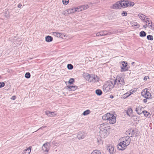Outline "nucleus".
I'll return each mask as SVG.
<instances>
[{
	"label": "nucleus",
	"instance_id": "nucleus-49",
	"mask_svg": "<svg viewBox=\"0 0 154 154\" xmlns=\"http://www.w3.org/2000/svg\"><path fill=\"white\" fill-rule=\"evenodd\" d=\"M67 67H73V66L71 64H68Z\"/></svg>",
	"mask_w": 154,
	"mask_h": 154
},
{
	"label": "nucleus",
	"instance_id": "nucleus-57",
	"mask_svg": "<svg viewBox=\"0 0 154 154\" xmlns=\"http://www.w3.org/2000/svg\"><path fill=\"white\" fill-rule=\"evenodd\" d=\"M147 99H144L143 100V101L144 103H146L147 102Z\"/></svg>",
	"mask_w": 154,
	"mask_h": 154
},
{
	"label": "nucleus",
	"instance_id": "nucleus-42",
	"mask_svg": "<svg viewBox=\"0 0 154 154\" xmlns=\"http://www.w3.org/2000/svg\"><path fill=\"white\" fill-rule=\"evenodd\" d=\"M74 82V79H73V78H71L69 80L68 82L69 84H72L73 83V82Z\"/></svg>",
	"mask_w": 154,
	"mask_h": 154
},
{
	"label": "nucleus",
	"instance_id": "nucleus-26",
	"mask_svg": "<svg viewBox=\"0 0 154 154\" xmlns=\"http://www.w3.org/2000/svg\"><path fill=\"white\" fill-rule=\"evenodd\" d=\"M132 112V109L131 108L128 109L126 111L127 115L130 117V115L131 114Z\"/></svg>",
	"mask_w": 154,
	"mask_h": 154
},
{
	"label": "nucleus",
	"instance_id": "nucleus-16",
	"mask_svg": "<svg viewBox=\"0 0 154 154\" xmlns=\"http://www.w3.org/2000/svg\"><path fill=\"white\" fill-rule=\"evenodd\" d=\"M96 138L97 139V141L98 144L103 143V141L102 140V138L100 135H97L96 136Z\"/></svg>",
	"mask_w": 154,
	"mask_h": 154
},
{
	"label": "nucleus",
	"instance_id": "nucleus-9",
	"mask_svg": "<svg viewBox=\"0 0 154 154\" xmlns=\"http://www.w3.org/2000/svg\"><path fill=\"white\" fill-rule=\"evenodd\" d=\"M53 35L58 37L63 38L64 37H65V35L64 33H60L57 32H53L52 33Z\"/></svg>",
	"mask_w": 154,
	"mask_h": 154
},
{
	"label": "nucleus",
	"instance_id": "nucleus-14",
	"mask_svg": "<svg viewBox=\"0 0 154 154\" xmlns=\"http://www.w3.org/2000/svg\"><path fill=\"white\" fill-rule=\"evenodd\" d=\"M143 109V107L141 106H139L137 107L135 109V111L137 113L139 114H141L143 113L142 109Z\"/></svg>",
	"mask_w": 154,
	"mask_h": 154
},
{
	"label": "nucleus",
	"instance_id": "nucleus-45",
	"mask_svg": "<svg viewBox=\"0 0 154 154\" xmlns=\"http://www.w3.org/2000/svg\"><path fill=\"white\" fill-rule=\"evenodd\" d=\"M132 65V66H139L138 65H137V63H136L134 62H133L131 63Z\"/></svg>",
	"mask_w": 154,
	"mask_h": 154
},
{
	"label": "nucleus",
	"instance_id": "nucleus-31",
	"mask_svg": "<svg viewBox=\"0 0 154 154\" xmlns=\"http://www.w3.org/2000/svg\"><path fill=\"white\" fill-rule=\"evenodd\" d=\"M100 32L101 36H104L107 35V32L106 31H101Z\"/></svg>",
	"mask_w": 154,
	"mask_h": 154
},
{
	"label": "nucleus",
	"instance_id": "nucleus-51",
	"mask_svg": "<svg viewBox=\"0 0 154 154\" xmlns=\"http://www.w3.org/2000/svg\"><path fill=\"white\" fill-rule=\"evenodd\" d=\"M115 33V32H107V35H111V34H112Z\"/></svg>",
	"mask_w": 154,
	"mask_h": 154
},
{
	"label": "nucleus",
	"instance_id": "nucleus-23",
	"mask_svg": "<svg viewBox=\"0 0 154 154\" xmlns=\"http://www.w3.org/2000/svg\"><path fill=\"white\" fill-rule=\"evenodd\" d=\"M138 16L140 19L143 21L146 19V17L145 15L141 14H139Z\"/></svg>",
	"mask_w": 154,
	"mask_h": 154
},
{
	"label": "nucleus",
	"instance_id": "nucleus-53",
	"mask_svg": "<svg viewBox=\"0 0 154 154\" xmlns=\"http://www.w3.org/2000/svg\"><path fill=\"white\" fill-rule=\"evenodd\" d=\"M96 36H101L100 34V32H98L95 34Z\"/></svg>",
	"mask_w": 154,
	"mask_h": 154
},
{
	"label": "nucleus",
	"instance_id": "nucleus-55",
	"mask_svg": "<svg viewBox=\"0 0 154 154\" xmlns=\"http://www.w3.org/2000/svg\"><path fill=\"white\" fill-rule=\"evenodd\" d=\"M143 26V28H146L148 26L147 24H146L145 25H144Z\"/></svg>",
	"mask_w": 154,
	"mask_h": 154
},
{
	"label": "nucleus",
	"instance_id": "nucleus-12",
	"mask_svg": "<svg viewBox=\"0 0 154 154\" xmlns=\"http://www.w3.org/2000/svg\"><path fill=\"white\" fill-rule=\"evenodd\" d=\"M113 8L114 9H121V5L120 1H119L114 4L113 6Z\"/></svg>",
	"mask_w": 154,
	"mask_h": 154
},
{
	"label": "nucleus",
	"instance_id": "nucleus-7",
	"mask_svg": "<svg viewBox=\"0 0 154 154\" xmlns=\"http://www.w3.org/2000/svg\"><path fill=\"white\" fill-rule=\"evenodd\" d=\"M109 134L108 131L104 130H102V131L100 130L99 132V135L102 138H105Z\"/></svg>",
	"mask_w": 154,
	"mask_h": 154
},
{
	"label": "nucleus",
	"instance_id": "nucleus-44",
	"mask_svg": "<svg viewBox=\"0 0 154 154\" xmlns=\"http://www.w3.org/2000/svg\"><path fill=\"white\" fill-rule=\"evenodd\" d=\"M121 72H125L128 70V68H121Z\"/></svg>",
	"mask_w": 154,
	"mask_h": 154
},
{
	"label": "nucleus",
	"instance_id": "nucleus-28",
	"mask_svg": "<svg viewBox=\"0 0 154 154\" xmlns=\"http://www.w3.org/2000/svg\"><path fill=\"white\" fill-rule=\"evenodd\" d=\"M127 2L128 4L127 7L133 6L134 5V2H131L130 1H127Z\"/></svg>",
	"mask_w": 154,
	"mask_h": 154
},
{
	"label": "nucleus",
	"instance_id": "nucleus-10",
	"mask_svg": "<svg viewBox=\"0 0 154 154\" xmlns=\"http://www.w3.org/2000/svg\"><path fill=\"white\" fill-rule=\"evenodd\" d=\"M141 94L143 97L146 99H149L151 96L150 93L149 92H147V91L145 92L144 91H142Z\"/></svg>",
	"mask_w": 154,
	"mask_h": 154
},
{
	"label": "nucleus",
	"instance_id": "nucleus-38",
	"mask_svg": "<svg viewBox=\"0 0 154 154\" xmlns=\"http://www.w3.org/2000/svg\"><path fill=\"white\" fill-rule=\"evenodd\" d=\"M45 114L48 116L49 117H52V115L51 114V112L49 111H47L45 112Z\"/></svg>",
	"mask_w": 154,
	"mask_h": 154
},
{
	"label": "nucleus",
	"instance_id": "nucleus-25",
	"mask_svg": "<svg viewBox=\"0 0 154 154\" xmlns=\"http://www.w3.org/2000/svg\"><path fill=\"white\" fill-rule=\"evenodd\" d=\"M82 5L79 6L76 8H75L76 12H79L83 11Z\"/></svg>",
	"mask_w": 154,
	"mask_h": 154
},
{
	"label": "nucleus",
	"instance_id": "nucleus-34",
	"mask_svg": "<svg viewBox=\"0 0 154 154\" xmlns=\"http://www.w3.org/2000/svg\"><path fill=\"white\" fill-rule=\"evenodd\" d=\"M149 25H148V26L151 29L154 30V23H152V22L149 24Z\"/></svg>",
	"mask_w": 154,
	"mask_h": 154
},
{
	"label": "nucleus",
	"instance_id": "nucleus-58",
	"mask_svg": "<svg viewBox=\"0 0 154 154\" xmlns=\"http://www.w3.org/2000/svg\"><path fill=\"white\" fill-rule=\"evenodd\" d=\"M134 131L133 130H132V133H131V137H132V136H133V135H134Z\"/></svg>",
	"mask_w": 154,
	"mask_h": 154
},
{
	"label": "nucleus",
	"instance_id": "nucleus-11",
	"mask_svg": "<svg viewBox=\"0 0 154 154\" xmlns=\"http://www.w3.org/2000/svg\"><path fill=\"white\" fill-rule=\"evenodd\" d=\"M42 149L44 152H48L49 150V147L47 143L44 144L42 147Z\"/></svg>",
	"mask_w": 154,
	"mask_h": 154
},
{
	"label": "nucleus",
	"instance_id": "nucleus-50",
	"mask_svg": "<svg viewBox=\"0 0 154 154\" xmlns=\"http://www.w3.org/2000/svg\"><path fill=\"white\" fill-rule=\"evenodd\" d=\"M51 114L52 116H56L57 115V114L54 112H51Z\"/></svg>",
	"mask_w": 154,
	"mask_h": 154
},
{
	"label": "nucleus",
	"instance_id": "nucleus-33",
	"mask_svg": "<svg viewBox=\"0 0 154 154\" xmlns=\"http://www.w3.org/2000/svg\"><path fill=\"white\" fill-rule=\"evenodd\" d=\"M91 154H101V152L99 150H95L93 151Z\"/></svg>",
	"mask_w": 154,
	"mask_h": 154
},
{
	"label": "nucleus",
	"instance_id": "nucleus-18",
	"mask_svg": "<svg viewBox=\"0 0 154 154\" xmlns=\"http://www.w3.org/2000/svg\"><path fill=\"white\" fill-rule=\"evenodd\" d=\"M31 146H29L27 149L24 150L22 154H29L31 152Z\"/></svg>",
	"mask_w": 154,
	"mask_h": 154
},
{
	"label": "nucleus",
	"instance_id": "nucleus-1",
	"mask_svg": "<svg viewBox=\"0 0 154 154\" xmlns=\"http://www.w3.org/2000/svg\"><path fill=\"white\" fill-rule=\"evenodd\" d=\"M120 141L117 145V147L119 150H123L125 149L131 142V138L128 136L122 138L120 139Z\"/></svg>",
	"mask_w": 154,
	"mask_h": 154
},
{
	"label": "nucleus",
	"instance_id": "nucleus-2",
	"mask_svg": "<svg viewBox=\"0 0 154 154\" xmlns=\"http://www.w3.org/2000/svg\"><path fill=\"white\" fill-rule=\"evenodd\" d=\"M102 119L107 120L109 123L111 124H114L116 122V117L112 114L107 113L102 116Z\"/></svg>",
	"mask_w": 154,
	"mask_h": 154
},
{
	"label": "nucleus",
	"instance_id": "nucleus-5",
	"mask_svg": "<svg viewBox=\"0 0 154 154\" xmlns=\"http://www.w3.org/2000/svg\"><path fill=\"white\" fill-rule=\"evenodd\" d=\"M94 74H90L87 73H84L83 76L85 79L89 82H93V78Z\"/></svg>",
	"mask_w": 154,
	"mask_h": 154
},
{
	"label": "nucleus",
	"instance_id": "nucleus-27",
	"mask_svg": "<svg viewBox=\"0 0 154 154\" xmlns=\"http://www.w3.org/2000/svg\"><path fill=\"white\" fill-rule=\"evenodd\" d=\"M119 64L120 65H122V66L123 67H126L127 66L128 63L127 62L125 61H122L120 62L119 63Z\"/></svg>",
	"mask_w": 154,
	"mask_h": 154
},
{
	"label": "nucleus",
	"instance_id": "nucleus-6",
	"mask_svg": "<svg viewBox=\"0 0 154 154\" xmlns=\"http://www.w3.org/2000/svg\"><path fill=\"white\" fill-rule=\"evenodd\" d=\"M110 129V127L108 124L107 123H103L101 124L100 128V130L102 131L104 130L108 131Z\"/></svg>",
	"mask_w": 154,
	"mask_h": 154
},
{
	"label": "nucleus",
	"instance_id": "nucleus-56",
	"mask_svg": "<svg viewBox=\"0 0 154 154\" xmlns=\"http://www.w3.org/2000/svg\"><path fill=\"white\" fill-rule=\"evenodd\" d=\"M147 78H149V77L148 76H145L143 80H146L147 79Z\"/></svg>",
	"mask_w": 154,
	"mask_h": 154
},
{
	"label": "nucleus",
	"instance_id": "nucleus-52",
	"mask_svg": "<svg viewBox=\"0 0 154 154\" xmlns=\"http://www.w3.org/2000/svg\"><path fill=\"white\" fill-rule=\"evenodd\" d=\"M16 98V97L15 96H13L11 98V99L14 100Z\"/></svg>",
	"mask_w": 154,
	"mask_h": 154
},
{
	"label": "nucleus",
	"instance_id": "nucleus-48",
	"mask_svg": "<svg viewBox=\"0 0 154 154\" xmlns=\"http://www.w3.org/2000/svg\"><path fill=\"white\" fill-rule=\"evenodd\" d=\"M4 16L5 17H6L7 18H9L10 17V16L8 13H6V14H4Z\"/></svg>",
	"mask_w": 154,
	"mask_h": 154
},
{
	"label": "nucleus",
	"instance_id": "nucleus-24",
	"mask_svg": "<svg viewBox=\"0 0 154 154\" xmlns=\"http://www.w3.org/2000/svg\"><path fill=\"white\" fill-rule=\"evenodd\" d=\"M145 23L147 24L148 23V26L149 25V24L152 22V21L149 18H146L144 21Z\"/></svg>",
	"mask_w": 154,
	"mask_h": 154
},
{
	"label": "nucleus",
	"instance_id": "nucleus-15",
	"mask_svg": "<svg viewBox=\"0 0 154 154\" xmlns=\"http://www.w3.org/2000/svg\"><path fill=\"white\" fill-rule=\"evenodd\" d=\"M66 87V89H68L69 91H74L78 88L76 86H67Z\"/></svg>",
	"mask_w": 154,
	"mask_h": 154
},
{
	"label": "nucleus",
	"instance_id": "nucleus-21",
	"mask_svg": "<svg viewBox=\"0 0 154 154\" xmlns=\"http://www.w3.org/2000/svg\"><path fill=\"white\" fill-rule=\"evenodd\" d=\"M131 94L132 93L131 92H127L122 95V98L123 99H125L127 97L130 96Z\"/></svg>",
	"mask_w": 154,
	"mask_h": 154
},
{
	"label": "nucleus",
	"instance_id": "nucleus-43",
	"mask_svg": "<svg viewBox=\"0 0 154 154\" xmlns=\"http://www.w3.org/2000/svg\"><path fill=\"white\" fill-rule=\"evenodd\" d=\"M132 26H137V28H138L140 27V25L137 23H135L132 25Z\"/></svg>",
	"mask_w": 154,
	"mask_h": 154
},
{
	"label": "nucleus",
	"instance_id": "nucleus-17",
	"mask_svg": "<svg viewBox=\"0 0 154 154\" xmlns=\"http://www.w3.org/2000/svg\"><path fill=\"white\" fill-rule=\"evenodd\" d=\"M121 5V8H125L127 7V1H120Z\"/></svg>",
	"mask_w": 154,
	"mask_h": 154
},
{
	"label": "nucleus",
	"instance_id": "nucleus-29",
	"mask_svg": "<svg viewBox=\"0 0 154 154\" xmlns=\"http://www.w3.org/2000/svg\"><path fill=\"white\" fill-rule=\"evenodd\" d=\"M95 93L96 94L98 95H101L102 93V91L100 89H97L96 90Z\"/></svg>",
	"mask_w": 154,
	"mask_h": 154
},
{
	"label": "nucleus",
	"instance_id": "nucleus-4",
	"mask_svg": "<svg viewBox=\"0 0 154 154\" xmlns=\"http://www.w3.org/2000/svg\"><path fill=\"white\" fill-rule=\"evenodd\" d=\"M114 85H116V83L117 84H119L121 85V86H123L125 84V82L123 77H117V78L115 80H112Z\"/></svg>",
	"mask_w": 154,
	"mask_h": 154
},
{
	"label": "nucleus",
	"instance_id": "nucleus-19",
	"mask_svg": "<svg viewBox=\"0 0 154 154\" xmlns=\"http://www.w3.org/2000/svg\"><path fill=\"white\" fill-rule=\"evenodd\" d=\"M107 149L111 154H112L115 152L114 148L113 146H109L107 148Z\"/></svg>",
	"mask_w": 154,
	"mask_h": 154
},
{
	"label": "nucleus",
	"instance_id": "nucleus-37",
	"mask_svg": "<svg viewBox=\"0 0 154 154\" xmlns=\"http://www.w3.org/2000/svg\"><path fill=\"white\" fill-rule=\"evenodd\" d=\"M69 2V0H63L62 2L63 4L64 5H67Z\"/></svg>",
	"mask_w": 154,
	"mask_h": 154
},
{
	"label": "nucleus",
	"instance_id": "nucleus-3",
	"mask_svg": "<svg viewBox=\"0 0 154 154\" xmlns=\"http://www.w3.org/2000/svg\"><path fill=\"white\" fill-rule=\"evenodd\" d=\"M115 85L112 81H109L104 85L103 86V89L105 93L110 91L113 88Z\"/></svg>",
	"mask_w": 154,
	"mask_h": 154
},
{
	"label": "nucleus",
	"instance_id": "nucleus-59",
	"mask_svg": "<svg viewBox=\"0 0 154 154\" xmlns=\"http://www.w3.org/2000/svg\"><path fill=\"white\" fill-rule=\"evenodd\" d=\"M44 128V127H41V128H40L39 129H38V130H39V129H42V128Z\"/></svg>",
	"mask_w": 154,
	"mask_h": 154
},
{
	"label": "nucleus",
	"instance_id": "nucleus-20",
	"mask_svg": "<svg viewBox=\"0 0 154 154\" xmlns=\"http://www.w3.org/2000/svg\"><path fill=\"white\" fill-rule=\"evenodd\" d=\"M99 79L100 78L97 76V75H94L93 78V81L92 82L95 83L97 82H98L99 81Z\"/></svg>",
	"mask_w": 154,
	"mask_h": 154
},
{
	"label": "nucleus",
	"instance_id": "nucleus-30",
	"mask_svg": "<svg viewBox=\"0 0 154 154\" xmlns=\"http://www.w3.org/2000/svg\"><path fill=\"white\" fill-rule=\"evenodd\" d=\"M139 35L141 37H145L146 35V33L144 31H141L140 32Z\"/></svg>",
	"mask_w": 154,
	"mask_h": 154
},
{
	"label": "nucleus",
	"instance_id": "nucleus-35",
	"mask_svg": "<svg viewBox=\"0 0 154 154\" xmlns=\"http://www.w3.org/2000/svg\"><path fill=\"white\" fill-rule=\"evenodd\" d=\"M31 75L29 72H26L25 75V77L27 79H29Z\"/></svg>",
	"mask_w": 154,
	"mask_h": 154
},
{
	"label": "nucleus",
	"instance_id": "nucleus-46",
	"mask_svg": "<svg viewBox=\"0 0 154 154\" xmlns=\"http://www.w3.org/2000/svg\"><path fill=\"white\" fill-rule=\"evenodd\" d=\"M5 85V84L4 82H0V88L3 87Z\"/></svg>",
	"mask_w": 154,
	"mask_h": 154
},
{
	"label": "nucleus",
	"instance_id": "nucleus-60",
	"mask_svg": "<svg viewBox=\"0 0 154 154\" xmlns=\"http://www.w3.org/2000/svg\"><path fill=\"white\" fill-rule=\"evenodd\" d=\"M73 68H68V69H69V70H71V69H73Z\"/></svg>",
	"mask_w": 154,
	"mask_h": 154
},
{
	"label": "nucleus",
	"instance_id": "nucleus-54",
	"mask_svg": "<svg viewBox=\"0 0 154 154\" xmlns=\"http://www.w3.org/2000/svg\"><path fill=\"white\" fill-rule=\"evenodd\" d=\"M22 6L21 4L20 3L18 5V8H20Z\"/></svg>",
	"mask_w": 154,
	"mask_h": 154
},
{
	"label": "nucleus",
	"instance_id": "nucleus-41",
	"mask_svg": "<svg viewBox=\"0 0 154 154\" xmlns=\"http://www.w3.org/2000/svg\"><path fill=\"white\" fill-rule=\"evenodd\" d=\"M4 72H5L6 73L7 72L10 73L12 72V70H9L8 68H6L4 69Z\"/></svg>",
	"mask_w": 154,
	"mask_h": 154
},
{
	"label": "nucleus",
	"instance_id": "nucleus-39",
	"mask_svg": "<svg viewBox=\"0 0 154 154\" xmlns=\"http://www.w3.org/2000/svg\"><path fill=\"white\" fill-rule=\"evenodd\" d=\"M143 113L144 115L146 117H148V115L149 114V113L146 111H143Z\"/></svg>",
	"mask_w": 154,
	"mask_h": 154
},
{
	"label": "nucleus",
	"instance_id": "nucleus-47",
	"mask_svg": "<svg viewBox=\"0 0 154 154\" xmlns=\"http://www.w3.org/2000/svg\"><path fill=\"white\" fill-rule=\"evenodd\" d=\"M127 13L126 12V11H123L122 13V15L123 16H127Z\"/></svg>",
	"mask_w": 154,
	"mask_h": 154
},
{
	"label": "nucleus",
	"instance_id": "nucleus-40",
	"mask_svg": "<svg viewBox=\"0 0 154 154\" xmlns=\"http://www.w3.org/2000/svg\"><path fill=\"white\" fill-rule=\"evenodd\" d=\"M83 11L86 10L89 8V7L88 5H82Z\"/></svg>",
	"mask_w": 154,
	"mask_h": 154
},
{
	"label": "nucleus",
	"instance_id": "nucleus-32",
	"mask_svg": "<svg viewBox=\"0 0 154 154\" xmlns=\"http://www.w3.org/2000/svg\"><path fill=\"white\" fill-rule=\"evenodd\" d=\"M90 112V111L89 109H88L82 113V115L84 116H86L89 114Z\"/></svg>",
	"mask_w": 154,
	"mask_h": 154
},
{
	"label": "nucleus",
	"instance_id": "nucleus-36",
	"mask_svg": "<svg viewBox=\"0 0 154 154\" xmlns=\"http://www.w3.org/2000/svg\"><path fill=\"white\" fill-rule=\"evenodd\" d=\"M147 38L148 40H153V37L151 35H149L147 36Z\"/></svg>",
	"mask_w": 154,
	"mask_h": 154
},
{
	"label": "nucleus",
	"instance_id": "nucleus-8",
	"mask_svg": "<svg viewBox=\"0 0 154 154\" xmlns=\"http://www.w3.org/2000/svg\"><path fill=\"white\" fill-rule=\"evenodd\" d=\"M76 12L75 8H70L69 9H67L64 12L63 14L64 15H67L70 14H73Z\"/></svg>",
	"mask_w": 154,
	"mask_h": 154
},
{
	"label": "nucleus",
	"instance_id": "nucleus-22",
	"mask_svg": "<svg viewBox=\"0 0 154 154\" xmlns=\"http://www.w3.org/2000/svg\"><path fill=\"white\" fill-rule=\"evenodd\" d=\"M45 41L48 42H50L52 41L53 38L50 36H48L45 37Z\"/></svg>",
	"mask_w": 154,
	"mask_h": 154
},
{
	"label": "nucleus",
	"instance_id": "nucleus-61",
	"mask_svg": "<svg viewBox=\"0 0 154 154\" xmlns=\"http://www.w3.org/2000/svg\"><path fill=\"white\" fill-rule=\"evenodd\" d=\"M110 97H111V98H113L114 97H113V96H112L111 97L110 96Z\"/></svg>",
	"mask_w": 154,
	"mask_h": 154
},
{
	"label": "nucleus",
	"instance_id": "nucleus-13",
	"mask_svg": "<svg viewBox=\"0 0 154 154\" xmlns=\"http://www.w3.org/2000/svg\"><path fill=\"white\" fill-rule=\"evenodd\" d=\"M85 137V134L84 132H79L77 135V137L79 139H83Z\"/></svg>",
	"mask_w": 154,
	"mask_h": 154
}]
</instances>
